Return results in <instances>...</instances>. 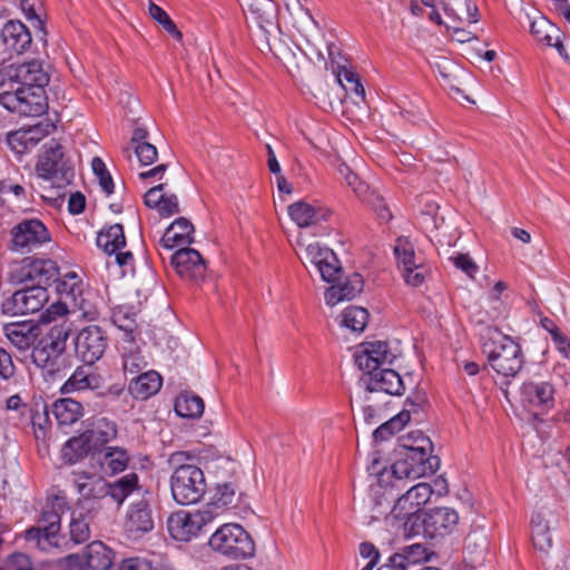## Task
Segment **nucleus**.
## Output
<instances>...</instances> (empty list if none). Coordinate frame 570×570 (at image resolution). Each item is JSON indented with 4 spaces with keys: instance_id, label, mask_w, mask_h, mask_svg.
I'll use <instances>...</instances> for the list:
<instances>
[{
    "instance_id": "f257e3e1",
    "label": "nucleus",
    "mask_w": 570,
    "mask_h": 570,
    "mask_svg": "<svg viewBox=\"0 0 570 570\" xmlns=\"http://www.w3.org/2000/svg\"><path fill=\"white\" fill-rule=\"evenodd\" d=\"M187 458L185 452L170 456V463L176 465L170 476V491L174 500L181 505L199 502L207 489L203 470L195 464L184 463Z\"/></svg>"
},
{
    "instance_id": "f03ea898",
    "label": "nucleus",
    "mask_w": 570,
    "mask_h": 570,
    "mask_svg": "<svg viewBox=\"0 0 570 570\" xmlns=\"http://www.w3.org/2000/svg\"><path fill=\"white\" fill-rule=\"evenodd\" d=\"M483 352L488 355L490 366L504 377L515 376L523 366L520 344L497 327H489Z\"/></svg>"
},
{
    "instance_id": "7ed1b4c3",
    "label": "nucleus",
    "mask_w": 570,
    "mask_h": 570,
    "mask_svg": "<svg viewBox=\"0 0 570 570\" xmlns=\"http://www.w3.org/2000/svg\"><path fill=\"white\" fill-rule=\"evenodd\" d=\"M421 446L409 450H397V460L393 464V474L396 479L416 480L433 474L440 468V459L432 455V442L430 439H420Z\"/></svg>"
},
{
    "instance_id": "20e7f679",
    "label": "nucleus",
    "mask_w": 570,
    "mask_h": 570,
    "mask_svg": "<svg viewBox=\"0 0 570 570\" xmlns=\"http://www.w3.org/2000/svg\"><path fill=\"white\" fill-rule=\"evenodd\" d=\"M210 548L229 559H247L254 556L255 544L249 533L237 523L220 525L209 538Z\"/></svg>"
},
{
    "instance_id": "39448f33",
    "label": "nucleus",
    "mask_w": 570,
    "mask_h": 570,
    "mask_svg": "<svg viewBox=\"0 0 570 570\" xmlns=\"http://www.w3.org/2000/svg\"><path fill=\"white\" fill-rule=\"evenodd\" d=\"M36 171L40 178L52 180L58 187L70 184L73 178L72 165L65 158L62 146L53 139L42 146Z\"/></svg>"
},
{
    "instance_id": "423d86ee",
    "label": "nucleus",
    "mask_w": 570,
    "mask_h": 570,
    "mask_svg": "<svg viewBox=\"0 0 570 570\" xmlns=\"http://www.w3.org/2000/svg\"><path fill=\"white\" fill-rule=\"evenodd\" d=\"M43 89L49 83V75L42 63L32 60L23 63H9L0 67V87L11 86Z\"/></svg>"
},
{
    "instance_id": "0eeeda50",
    "label": "nucleus",
    "mask_w": 570,
    "mask_h": 570,
    "mask_svg": "<svg viewBox=\"0 0 570 570\" xmlns=\"http://www.w3.org/2000/svg\"><path fill=\"white\" fill-rule=\"evenodd\" d=\"M217 517V511L204 508L195 512L178 511L167 520L169 534L178 541H189Z\"/></svg>"
},
{
    "instance_id": "6e6552de",
    "label": "nucleus",
    "mask_w": 570,
    "mask_h": 570,
    "mask_svg": "<svg viewBox=\"0 0 570 570\" xmlns=\"http://www.w3.org/2000/svg\"><path fill=\"white\" fill-rule=\"evenodd\" d=\"M0 104L6 109L22 116H39L47 107L45 90L28 87H18L13 92L2 94Z\"/></svg>"
},
{
    "instance_id": "1a4fd4ad",
    "label": "nucleus",
    "mask_w": 570,
    "mask_h": 570,
    "mask_svg": "<svg viewBox=\"0 0 570 570\" xmlns=\"http://www.w3.org/2000/svg\"><path fill=\"white\" fill-rule=\"evenodd\" d=\"M49 299L43 285H32L17 291L2 303V312L10 315H24L39 312Z\"/></svg>"
},
{
    "instance_id": "9d476101",
    "label": "nucleus",
    "mask_w": 570,
    "mask_h": 570,
    "mask_svg": "<svg viewBox=\"0 0 570 570\" xmlns=\"http://www.w3.org/2000/svg\"><path fill=\"white\" fill-rule=\"evenodd\" d=\"M107 346L108 337L97 325L83 327L75 338V352L88 365H92L100 360Z\"/></svg>"
},
{
    "instance_id": "9b49d317",
    "label": "nucleus",
    "mask_w": 570,
    "mask_h": 570,
    "mask_svg": "<svg viewBox=\"0 0 570 570\" xmlns=\"http://www.w3.org/2000/svg\"><path fill=\"white\" fill-rule=\"evenodd\" d=\"M246 21L256 26L264 35L271 49L267 35L276 27L277 8L273 0H238Z\"/></svg>"
},
{
    "instance_id": "f8f14e48",
    "label": "nucleus",
    "mask_w": 570,
    "mask_h": 570,
    "mask_svg": "<svg viewBox=\"0 0 570 570\" xmlns=\"http://www.w3.org/2000/svg\"><path fill=\"white\" fill-rule=\"evenodd\" d=\"M13 249L28 253L50 242V234L39 219H24L16 225L12 230Z\"/></svg>"
},
{
    "instance_id": "ddd939ff",
    "label": "nucleus",
    "mask_w": 570,
    "mask_h": 570,
    "mask_svg": "<svg viewBox=\"0 0 570 570\" xmlns=\"http://www.w3.org/2000/svg\"><path fill=\"white\" fill-rule=\"evenodd\" d=\"M60 531V515L53 508L42 511L39 524L24 532V539L36 548L48 551L58 546L56 537Z\"/></svg>"
},
{
    "instance_id": "4468645a",
    "label": "nucleus",
    "mask_w": 570,
    "mask_h": 570,
    "mask_svg": "<svg viewBox=\"0 0 570 570\" xmlns=\"http://www.w3.org/2000/svg\"><path fill=\"white\" fill-rule=\"evenodd\" d=\"M97 245L109 256L115 255V262L124 268L132 271L134 256L131 252H120L126 245L124 228L120 224L109 226L106 230H101L97 236Z\"/></svg>"
},
{
    "instance_id": "2eb2a0df",
    "label": "nucleus",
    "mask_w": 570,
    "mask_h": 570,
    "mask_svg": "<svg viewBox=\"0 0 570 570\" xmlns=\"http://www.w3.org/2000/svg\"><path fill=\"white\" fill-rule=\"evenodd\" d=\"M459 523L458 512L448 507L430 509L424 512L419 527L430 539L450 534Z\"/></svg>"
},
{
    "instance_id": "dca6fc26",
    "label": "nucleus",
    "mask_w": 570,
    "mask_h": 570,
    "mask_svg": "<svg viewBox=\"0 0 570 570\" xmlns=\"http://www.w3.org/2000/svg\"><path fill=\"white\" fill-rule=\"evenodd\" d=\"M394 358L395 355L390 351L387 343L382 341L363 343L360 352L355 354V363L366 375L390 366Z\"/></svg>"
},
{
    "instance_id": "f3484780",
    "label": "nucleus",
    "mask_w": 570,
    "mask_h": 570,
    "mask_svg": "<svg viewBox=\"0 0 570 570\" xmlns=\"http://www.w3.org/2000/svg\"><path fill=\"white\" fill-rule=\"evenodd\" d=\"M124 528L131 539H138L154 529V513L147 498L144 497L130 504L125 517Z\"/></svg>"
},
{
    "instance_id": "a211bd4d",
    "label": "nucleus",
    "mask_w": 570,
    "mask_h": 570,
    "mask_svg": "<svg viewBox=\"0 0 570 570\" xmlns=\"http://www.w3.org/2000/svg\"><path fill=\"white\" fill-rule=\"evenodd\" d=\"M177 274L187 281L199 282L206 274V265L198 250L180 248L171 256Z\"/></svg>"
},
{
    "instance_id": "6ab92c4d",
    "label": "nucleus",
    "mask_w": 570,
    "mask_h": 570,
    "mask_svg": "<svg viewBox=\"0 0 570 570\" xmlns=\"http://www.w3.org/2000/svg\"><path fill=\"white\" fill-rule=\"evenodd\" d=\"M554 387L550 382H525L520 389L521 402L531 409L549 410L554 404Z\"/></svg>"
},
{
    "instance_id": "aec40b11",
    "label": "nucleus",
    "mask_w": 570,
    "mask_h": 570,
    "mask_svg": "<svg viewBox=\"0 0 570 570\" xmlns=\"http://www.w3.org/2000/svg\"><path fill=\"white\" fill-rule=\"evenodd\" d=\"M53 284L60 299H70L76 307L82 311L85 317L95 318L96 313L86 308L85 298H82V284L75 272H68L62 278L58 276V281H55Z\"/></svg>"
},
{
    "instance_id": "412c9836",
    "label": "nucleus",
    "mask_w": 570,
    "mask_h": 570,
    "mask_svg": "<svg viewBox=\"0 0 570 570\" xmlns=\"http://www.w3.org/2000/svg\"><path fill=\"white\" fill-rule=\"evenodd\" d=\"M367 376L365 383L370 393L384 392L390 395H400L404 390L400 374L390 367L380 368Z\"/></svg>"
},
{
    "instance_id": "4be33fe9",
    "label": "nucleus",
    "mask_w": 570,
    "mask_h": 570,
    "mask_svg": "<svg viewBox=\"0 0 570 570\" xmlns=\"http://www.w3.org/2000/svg\"><path fill=\"white\" fill-rule=\"evenodd\" d=\"M1 38L7 50L17 55L24 53L32 42L29 29L18 20H10L3 26Z\"/></svg>"
},
{
    "instance_id": "5701e85b",
    "label": "nucleus",
    "mask_w": 570,
    "mask_h": 570,
    "mask_svg": "<svg viewBox=\"0 0 570 570\" xmlns=\"http://www.w3.org/2000/svg\"><path fill=\"white\" fill-rule=\"evenodd\" d=\"M33 363L50 376H65L69 367L68 356L35 346L31 353Z\"/></svg>"
},
{
    "instance_id": "b1692460",
    "label": "nucleus",
    "mask_w": 570,
    "mask_h": 570,
    "mask_svg": "<svg viewBox=\"0 0 570 570\" xmlns=\"http://www.w3.org/2000/svg\"><path fill=\"white\" fill-rule=\"evenodd\" d=\"M72 482L85 500H98L108 495V482L101 476L87 472H73Z\"/></svg>"
},
{
    "instance_id": "393cba45",
    "label": "nucleus",
    "mask_w": 570,
    "mask_h": 570,
    "mask_svg": "<svg viewBox=\"0 0 570 570\" xmlns=\"http://www.w3.org/2000/svg\"><path fill=\"white\" fill-rule=\"evenodd\" d=\"M363 286L362 276L354 273L342 283H333L325 292V302L330 306H335L343 301L353 299L363 291Z\"/></svg>"
},
{
    "instance_id": "a878e982",
    "label": "nucleus",
    "mask_w": 570,
    "mask_h": 570,
    "mask_svg": "<svg viewBox=\"0 0 570 570\" xmlns=\"http://www.w3.org/2000/svg\"><path fill=\"white\" fill-rule=\"evenodd\" d=\"M194 242V225L185 217L174 220L166 229L159 244L171 249L176 246L189 245Z\"/></svg>"
},
{
    "instance_id": "bb28decb",
    "label": "nucleus",
    "mask_w": 570,
    "mask_h": 570,
    "mask_svg": "<svg viewBox=\"0 0 570 570\" xmlns=\"http://www.w3.org/2000/svg\"><path fill=\"white\" fill-rule=\"evenodd\" d=\"M165 184H159L147 190L144 203L147 207L156 209L160 216L169 217L179 212L178 198L175 194L163 193Z\"/></svg>"
},
{
    "instance_id": "cd10ccee",
    "label": "nucleus",
    "mask_w": 570,
    "mask_h": 570,
    "mask_svg": "<svg viewBox=\"0 0 570 570\" xmlns=\"http://www.w3.org/2000/svg\"><path fill=\"white\" fill-rule=\"evenodd\" d=\"M163 379L156 371H147L135 375L128 385L129 393L139 400H147L159 392Z\"/></svg>"
},
{
    "instance_id": "c85d7f7f",
    "label": "nucleus",
    "mask_w": 570,
    "mask_h": 570,
    "mask_svg": "<svg viewBox=\"0 0 570 570\" xmlns=\"http://www.w3.org/2000/svg\"><path fill=\"white\" fill-rule=\"evenodd\" d=\"M37 327L30 322H17L3 325V333L20 352L28 351L37 338Z\"/></svg>"
},
{
    "instance_id": "c756f323",
    "label": "nucleus",
    "mask_w": 570,
    "mask_h": 570,
    "mask_svg": "<svg viewBox=\"0 0 570 570\" xmlns=\"http://www.w3.org/2000/svg\"><path fill=\"white\" fill-rule=\"evenodd\" d=\"M59 269L51 259H36L24 267L23 277L46 288L58 281Z\"/></svg>"
},
{
    "instance_id": "7c9ffc66",
    "label": "nucleus",
    "mask_w": 570,
    "mask_h": 570,
    "mask_svg": "<svg viewBox=\"0 0 570 570\" xmlns=\"http://www.w3.org/2000/svg\"><path fill=\"white\" fill-rule=\"evenodd\" d=\"M291 219L301 228L314 226L326 219V213L320 208L298 200L288 206Z\"/></svg>"
},
{
    "instance_id": "2f4dec72",
    "label": "nucleus",
    "mask_w": 570,
    "mask_h": 570,
    "mask_svg": "<svg viewBox=\"0 0 570 570\" xmlns=\"http://www.w3.org/2000/svg\"><path fill=\"white\" fill-rule=\"evenodd\" d=\"M120 352L122 371L125 375L135 376L147 366V362L144 355L141 354L140 347L138 346L136 341H128V343H121Z\"/></svg>"
},
{
    "instance_id": "473e14b6",
    "label": "nucleus",
    "mask_w": 570,
    "mask_h": 570,
    "mask_svg": "<svg viewBox=\"0 0 570 570\" xmlns=\"http://www.w3.org/2000/svg\"><path fill=\"white\" fill-rule=\"evenodd\" d=\"M88 569L108 570L112 564V551L100 541H94L85 550Z\"/></svg>"
},
{
    "instance_id": "72a5a7b5",
    "label": "nucleus",
    "mask_w": 570,
    "mask_h": 570,
    "mask_svg": "<svg viewBox=\"0 0 570 570\" xmlns=\"http://www.w3.org/2000/svg\"><path fill=\"white\" fill-rule=\"evenodd\" d=\"M51 412L59 425H71L82 416V405L72 399H61L52 404Z\"/></svg>"
},
{
    "instance_id": "f704fd0d",
    "label": "nucleus",
    "mask_w": 570,
    "mask_h": 570,
    "mask_svg": "<svg viewBox=\"0 0 570 570\" xmlns=\"http://www.w3.org/2000/svg\"><path fill=\"white\" fill-rule=\"evenodd\" d=\"M285 7L293 19V26L303 35H308L316 29V21L298 0H284Z\"/></svg>"
},
{
    "instance_id": "c9c22d12",
    "label": "nucleus",
    "mask_w": 570,
    "mask_h": 570,
    "mask_svg": "<svg viewBox=\"0 0 570 570\" xmlns=\"http://www.w3.org/2000/svg\"><path fill=\"white\" fill-rule=\"evenodd\" d=\"M95 446L87 432L70 439L62 448V456L66 462L72 464L82 459Z\"/></svg>"
},
{
    "instance_id": "e433bc0d",
    "label": "nucleus",
    "mask_w": 570,
    "mask_h": 570,
    "mask_svg": "<svg viewBox=\"0 0 570 570\" xmlns=\"http://www.w3.org/2000/svg\"><path fill=\"white\" fill-rule=\"evenodd\" d=\"M137 488L138 475L136 473H128L115 482L108 483V495L120 505Z\"/></svg>"
},
{
    "instance_id": "4c0bfd02",
    "label": "nucleus",
    "mask_w": 570,
    "mask_h": 570,
    "mask_svg": "<svg viewBox=\"0 0 570 570\" xmlns=\"http://www.w3.org/2000/svg\"><path fill=\"white\" fill-rule=\"evenodd\" d=\"M338 83L347 94H353L362 101L365 100V89L361 82V79L356 72L346 66H337L334 71Z\"/></svg>"
},
{
    "instance_id": "58836bf2",
    "label": "nucleus",
    "mask_w": 570,
    "mask_h": 570,
    "mask_svg": "<svg viewBox=\"0 0 570 570\" xmlns=\"http://www.w3.org/2000/svg\"><path fill=\"white\" fill-rule=\"evenodd\" d=\"M532 541L540 551H548L552 546L550 529L543 514L537 512L531 518Z\"/></svg>"
},
{
    "instance_id": "ea45409f",
    "label": "nucleus",
    "mask_w": 570,
    "mask_h": 570,
    "mask_svg": "<svg viewBox=\"0 0 570 570\" xmlns=\"http://www.w3.org/2000/svg\"><path fill=\"white\" fill-rule=\"evenodd\" d=\"M417 512L419 510L414 505H411L409 500H406V502L401 507L400 498L397 499L392 509V514L395 519L405 520L404 530L410 535L419 533V530H416L415 528L419 527L422 517L419 515Z\"/></svg>"
},
{
    "instance_id": "a19ab883",
    "label": "nucleus",
    "mask_w": 570,
    "mask_h": 570,
    "mask_svg": "<svg viewBox=\"0 0 570 570\" xmlns=\"http://www.w3.org/2000/svg\"><path fill=\"white\" fill-rule=\"evenodd\" d=\"M238 501L237 490L233 483L217 484L216 493L210 503L206 504L205 508H210L213 511H217V515L227 507L235 505Z\"/></svg>"
},
{
    "instance_id": "79ce46f5",
    "label": "nucleus",
    "mask_w": 570,
    "mask_h": 570,
    "mask_svg": "<svg viewBox=\"0 0 570 570\" xmlns=\"http://www.w3.org/2000/svg\"><path fill=\"white\" fill-rule=\"evenodd\" d=\"M175 411L181 417H199L204 412V401L197 395L181 394L176 399Z\"/></svg>"
},
{
    "instance_id": "37998d69",
    "label": "nucleus",
    "mask_w": 570,
    "mask_h": 570,
    "mask_svg": "<svg viewBox=\"0 0 570 570\" xmlns=\"http://www.w3.org/2000/svg\"><path fill=\"white\" fill-rule=\"evenodd\" d=\"M394 254L399 268L405 271V268H414L422 265L415 257L414 246L406 237H399L394 246Z\"/></svg>"
},
{
    "instance_id": "c03bdc74",
    "label": "nucleus",
    "mask_w": 570,
    "mask_h": 570,
    "mask_svg": "<svg viewBox=\"0 0 570 570\" xmlns=\"http://www.w3.org/2000/svg\"><path fill=\"white\" fill-rule=\"evenodd\" d=\"M410 421V411L403 410L389 421L382 423L374 430L373 436L376 441H384L396 432L401 431Z\"/></svg>"
},
{
    "instance_id": "a18cd8bd",
    "label": "nucleus",
    "mask_w": 570,
    "mask_h": 570,
    "mask_svg": "<svg viewBox=\"0 0 570 570\" xmlns=\"http://www.w3.org/2000/svg\"><path fill=\"white\" fill-rule=\"evenodd\" d=\"M112 321L118 330L122 332L120 344L136 341L137 323L134 315H129L124 307H118L112 314Z\"/></svg>"
},
{
    "instance_id": "49530a36",
    "label": "nucleus",
    "mask_w": 570,
    "mask_h": 570,
    "mask_svg": "<svg viewBox=\"0 0 570 570\" xmlns=\"http://www.w3.org/2000/svg\"><path fill=\"white\" fill-rule=\"evenodd\" d=\"M370 314L367 309L361 306H348L342 313V324L353 332L361 333L364 331Z\"/></svg>"
},
{
    "instance_id": "de8ad7c7",
    "label": "nucleus",
    "mask_w": 570,
    "mask_h": 570,
    "mask_svg": "<svg viewBox=\"0 0 570 570\" xmlns=\"http://www.w3.org/2000/svg\"><path fill=\"white\" fill-rule=\"evenodd\" d=\"M432 494L433 490L431 484L426 482L417 483L400 497V505L402 507V504L409 500L411 505H414L420 511L421 507L429 502Z\"/></svg>"
},
{
    "instance_id": "09e8293b",
    "label": "nucleus",
    "mask_w": 570,
    "mask_h": 570,
    "mask_svg": "<svg viewBox=\"0 0 570 570\" xmlns=\"http://www.w3.org/2000/svg\"><path fill=\"white\" fill-rule=\"evenodd\" d=\"M87 434L91 440L95 449H97L98 446H102L116 438L117 428L114 422L102 419L92 430L87 431Z\"/></svg>"
},
{
    "instance_id": "8fccbe9b",
    "label": "nucleus",
    "mask_w": 570,
    "mask_h": 570,
    "mask_svg": "<svg viewBox=\"0 0 570 570\" xmlns=\"http://www.w3.org/2000/svg\"><path fill=\"white\" fill-rule=\"evenodd\" d=\"M327 257L332 259V249L328 247H322L317 243L307 245L304 248L303 254L299 255V258L306 268L314 267L315 269H317V267L321 266Z\"/></svg>"
},
{
    "instance_id": "3c124183",
    "label": "nucleus",
    "mask_w": 570,
    "mask_h": 570,
    "mask_svg": "<svg viewBox=\"0 0 570 570\" xmlns=\"http://www.w3.org/2000/svg\"><path fill=\"white\" fill-rule=\"evenodd\" d=\"M96 377L90 375L83 367H78L73 374L65 382L61 387L63 393H70L75 391H82L86 389L96 387L94 385Z\"/></svg>"
},
{
    "instance_id": "603ef678",
    "label": "nucleus",
    "mask_w": 570,
    "mask_h": 570,
    "mask_svg": "<svg viewBox=\"0 0 570 570\" xmlns=\"http://www.w3.org/2000/svg\"><path fill=\"white\" fill-rule=\"evenodd\" d=\"M128 455L126 451L119 448H108L104 454L101 465L111 473H118L126 469Z\"/></svg>"
},
{
    "instance_id": "864d4df0",
    "label": "nucleus",
    "mask_w": 570,
    "mask_h": 570,
    "mask_svg": "<svg viewBox=\"0 0 570 570\" xmlns=\"http://www.w3.org/2000/svg\"><path fill=\"white\" fill-rule=\"evenodd\" d=\"M316 272L321 275L322 279L327 283H335L340 279L342 267L335 253L332 250V259L325 258L324 263L317 267Z\"/></svg>"
},
{
    "instance_id": "5fc2aeb1",
    "label": "nucleus",
    "mask_w": 570,
    "mask_h": 570,
    "mask_svg": "<svg viewBox=\"0 0 570 570\" xmlns=\"http://www.w3.org/2000/svg\"><path fill=\"white\" fill-rule=\"evenodd\" d=\"M402 556L404 561L407 563L409 569L429 560L426 548L423 544L415 543L402 549Z\"/></svg>"
},
{
    "instance_id": "6e6d98bb",
    "label": "nucleus",
    "mask_w": 570,
    "mask_h": 570,
    "mask_svg": "<svg viewBox=\"0 0 570 570\" xmlns=\"http://www.w3.org/2000/svg\"><path fill=\"white\" fill-rule=\"evenodd\" d=\"M70 538L77 544L83 543L90 538L89 524L81 514L73 517L70 521Z\"/></svg>"
},
{
    "instance_id": "4d7b16f0",
    "label": "nucleus",
    "mask_w": 570,
    "mask_h": 570,
    "mask_svg": "<svg viewBox=\"0 0 570 570\" xmlns=\"http://www.w3.org/2000/svg\"><path fill=\"white\" fill-rule=\"evenodd\" d=\"M338 174L346 181V184L356 193V195L362 196L367 190V186L358 178V176L351 170V168L341 164L337 168Z\"/></svg>"
},
{
    "instance_id": "13d9d810",
    "label": "nucleus",
    "mask_w": 570,
    "mask_h": 570,
    "mask_svg": "<svg viewBox=\"0 0 570 570\" xmlns=\"http://www.w3.org/2000/svg\"><path fill=\"white\" fill-rule=\"evenodd\" d=\"M135 154L142 166L151 165L158 156L157 148L149 142L134 146Z\"/></svg>"
},
{
    "instance_id": "bf43d9fd",
    "label": "nucleus",
    "mask_w": 570,
    "mask_h": 570,
    "mask_svg": "<svg viewBox=\"0 0 570 570\" xmlns=\"http://www.w3.org/2000/svg\"><path fill=\"white\" fill-rule=\"evenodd\" d=\"M530 31L532 36L540 41L547 32H559V29L544 17H539L532 21Z\"/></svg>"
},
{
    "instance_id": "052dcab7",
    "label": "nucleus",
    "mask_w": 570,
    "mask_h": 570,
    "mask_svg": "<svg viewBox=\"0 0 570 570\" xmlns=\"http://www.w3.org/2000/svg\"><path fill=\"white\" fill-rule=\"evenodd\" d=\"M426 275V269L423 265H419L414 268H405L402 271V276L407 285L413 287L420 286L423 284Z\"/></svg>"
},
{
    "instance_id": "680f3d73",
    "label": "nucleus",
    "mask_w": 570,
    "mask_h": 570,
    "mask_svg": "<svg viewBox=\"0 0 570 570\" xmlns=\"http://www.w3.org/2000/svg\"><path fill=\"white\" fill-rule=\"evenodd\" d=\"M7 141L11 150H13L17 155H23L28 151L24 129L10 132L8 135Z\"/></svg>"
},
{
    "instance_id": "e2e57ef3",
    "label": "nucleus",
    "mask_w": 570,
    "mask_h": 570,
    "mask_svg": "<svg viewBox=\"0 0 570 570\" xmlns=\"http://www.w3.org/2000/svg\"><path fill=\"white\" fill-rule=\"evenodd\" d=\"M71 333V323L68 321H62L59 324L53 325L47 335H49L52 340L58 342V344H63L66 347L67 340Z\"/></svg>"
},
{
    "instance_id": "0e129e2a",
    "label": "nucleus",
    "mask_w": 570,
    "mask_h": 570,
    "mask_svg": "<svg viewBox=\"0 0 570 570\" xmlns=\"http://www.w3.org/2000/svg\"><path fill=\"white\" fill-rule=\"evenodd\" d=\"M455 267L464 272L470 278H474L479 267L468 254H459L453 258Z\"/></svg>"
},
{
    "instance_id": "69168bd1",
    "label": "nucleus",
    "mask_w": 570,
    "mask_h": 570,
    "mask_svg": "<svg viewBox=\"0 0 570 570\" xmlns=\"http://www.w3.org/2000/svg\"><path fill=\"white\" fill-rule=\"evenodd\" d=\"M465 549L470 552L484 551L487 549V535L483 532H471L465 538Z\"/></svg>"
},
{
    "instance_id": "338daca9",
    "label": "nucleus",
    "mask_w": 570,
    "mask_h": 570,
    "mask_svg": "<svg viewBox=\"0 0 570 570\" xmlns=\"http://www.w3.org/2000/svg\"><path fill=\"white\" fill-rule=\"evenodd\" d=\"M68 313L66 302H57L51 304L40 316V322L50 323L56 320L57 316H63Z\"/></svg>"
},
{
    "instance_id": "774afa93",
    "label": "nucleus",
    "mask_w": 570,
    "mask_h": 570,
    "mask_svg": "<svg viewBox=\"0 0 570 570\" xmlns=\"http://www.w3.org/2000/svg\"><path fill=\"white\" fill-rule=\"evenodd\" d=\"M62 570H88L86 556L69 554L59 561Z\"/></svg>"
}]
</instances>
